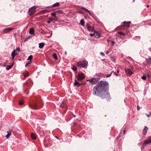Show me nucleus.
Masks as SVG:
<instances>
[{"label":"nucleus","instance_id":"nucleus-33","mask_svg":"<svg viewBox=\"0 0 151 151\" xmlns=\"http://www.w3.org/2000/svg\"><path fill=\"white\" fill-rule=\"evenodd\" d=\"M147 145L146 144H144V142L143 145L141 147V148L142 149H144L145 148V147L146 146H147Z\"/></svg>","mask_w":151,"mask_h":151},{"label":"nucleus","instance_id":"nucleus-55","mask_svg":"<svg viewBox=\"0 0 151 151\" xmlns=\"http://www.w3.org/2000/svg\"><path fill=\"white\" fill-rule=\"evenodd\" d=\"M134 1H135V0H134L133 1V2H134Z\"/></svg>","mask_w":151,"mask_h":151},{"label":"nucleus","instance_id":"nucleus-50","mask_svg":"<svg viewBox=\"0 0 151 151\" xmlns=\"http://www.w3.org/2000/svg\"><path fill=\"white\" fill-rule=\"evenodd\" d=\"M117 72L118 73H119V70H117Z\"/></svg>","mask_w":151,"mask_h":151},{"label":"nucleus","instance_id":"nucleus-45","mask_svg":"<svg viewBox=\"0 0 151 151\" xmlns=\"http://www.w3.org/2000/svg\"><path fill=\"white\" fill-rule=\"evenodd\" d=\"M28 37L29 38H30V37H32V36H29Z\"/></svg>","mask_w":151,"mask_h":151},{"label":"nucleus","instance_id":"nucleus-13","mask_svg":"<svg viewBox=\"0 0 151 151\" xmlns=\"http://www.w3.org/2000/svg\"><path fill=\"white\" fill-rule=\"evenodd\" d=\"M148 129V128L146 126L145 127L143 131V133L144 135H145L146 134Z\"/></svg>","mask_w":151,"mask_h":151},{"label":"nucleus","instance_id":"nucleus-14","mask_svg":"<svg viewBox=\"0 0 151 151\" xmlns=\"http://www.w3.org/2000/svg\"><path fill=\"white\" fill-rule=\"evenodd\" d=\"M81 84H82L79 83V82L77 80H75L74 83V84L75 86H79Z\"/></svg>","mask_w":151,"mask_h":151},{"label":"nucleus","instance_id":"nucleus-48","mask_svg":"<svg viewBox=\"0 0 151 151\" xmlns=\"http://www.w3.org/2000/svg\"><path fill=\"white\" fill-rule=\"evenodd\" d=\"M108 53H109V51H107L106 52V53L107 54H108Z\"/></svg>","mask_w":151,"mask_h":151},{"label":"nucleus","instance_id":"nucleus-8","mask_svg":"<svg viewBox=\"0 0 151 151\" xmlns=\"http://www.w3.org/2000/svg\"><path fill=\"white\" fill-rule=\"evenodd\" d=\"M29 106L30 108L32 109H37V104L35 103L30 104L29 105Z\"/></svg>","mask_w":151,"mask_h":151},{"label":"nucleus","instance_id":"nucleus-15","mask_svg":"<svg viewBox=\"0 0 151 151\" xmlns=\"http://www.w3.org/2000/svg\"><path fill=\"white\" fill-rule=\"evenodd\" d=\"M45 43L43 42L39 44V48H42L45 45Z\"/></svg>","mask_w":151,"mask_h":151},{"label":"nucleus","instance_id":"nucleus-7","mask_svg":"<svg viewBox=\"0 0 151 151\" xmlns=\"http://www.w3.org/2000/svg\"><path fill=\"white\" fill-rule=\"evenodd\" d=\"M126 73L129 76H130L133 74L131 70L130 69H127L125 70Z\"/></svg>","mask_w":151,"mask_h":151},{"label":"nucleus","instance_id":"nucleus-1","mask_svg":"<svg viewBox=\"0 0 151 151\" xmlns=\"http://www.w3.org/2000/svg\"><path fill=\"white\" fill-rule=\"evenodd\" d=\"M109 83L107 82L101 81L98 85L94 86L93 93L94 95L99 96L102 99H105L109 96L108 91Z\"/></svg>","mask_w":151,"mask_h":151},{"label":"nucleus","instance_id":"nucleus-25","mask_svg":"<svg viewBox=\"0 0 151 151\" xmlns=\"http://www.w3.org/2000/svg\"><path fill=\"white\" fill-rule=\"evenodd\" d=\"M84 21L83 19H82L81 20L80 24L82 26H84Z\"/></svg>","mask_w":151,"mask_h":151},{"label":"nucleus","instance_id":"nucleus-2","mask_svg":"<svg viewBox=\"0 0 151 151\" xmlns=\"http://www.w3.org/2000/svg\"><path fill=\"white\" fill-rule=\"evenodd\" d=\"M88 63L87 61H83L78 62L77 66L78 67H82L86 68L87 67Z\"/></svg>","mask_w":151,"mask_h":151},{"label":"nucleus","instance_id":"nucleus-11","mask_svg":"<svg viewBox=\"0 0 151 151\" xmlns=\"http://www.w3.org/2000/svg\"><path fill=\"white\" fill-rule=\"evenodd\" d=\"M16 54V50H14L12 52L11 55L12 59L13 60Z\"/></svg>","mask_w":151,"mask_h":151},{"label":"nucleus","instance_id":"nucleus-16","mask_svg":"<svg viewBox=\"0 0 151 151\" xmlns=\"http://www.w3.org/2000/svg\"><path fill=\"white\" fill-rule=\"evenodd\" d=\"M35 30L33 28H30L29 31V32L31 34H33L34 33Z\"/></svg>","mask_w":151,"mask_h":151},{"label":"nucleus","instance_id":"nucleus-3","mask_svg":"<svg viewBox=\"0 0 151 151\" xmlns=\"http://www.w3.org/2000/svg\"><path fill=\"white\" fill-rule=\"evenodd\" d=\"M99 80L98 78H90L89 80H87V81H89L92 85H94L97 84L99 81Z\"/></svg>","mask_w":151,"mask_h":151},{"label":"nucleus","instance_id":"nucleus-53","mask_svg":"<svg viewBox=\"0 0 151 151\" xmlns=\"http://www.w3.org/2000/svg\"><path fill=\"white\" fill-rule=\"evenodd\" d=\"M65 54H67V53H66V52H65Z\"/></svg>","mask_w":151,"mask_h":151},{"label":"nucleus","instance_id":"nucleus-10","mask_svg":"<svg viewBox=\"0 0 151 151\" xmlns=\"http://www.w3.org/2000/svg\"><path fill=\"white\" fill-rule=\"evenodd\" d=\"M87 29L89 31H92V32H94L95 30V29L94 28L92 27L91 26H88V24H87Z\"/></svg>","mask_w":151,"mask_h":151},{"label":"nucleus","instance_id":"nucleus-36","mask_svg":"<svg viewBox=\"0 0 151 151\" xmlns=\"http://www.w3.org/2000/svg\"><path fill=\"white\" fill-rule=\"evenodd\" d=\"M94 32L93 34H90V35L91 37H93L95 35V34H96V33H94V31L93 32Z\"/></svg>","mask_w":151,"mask_h":151},{"label":"nucleus","instance_id":"nucleus-40","mask_svg":"<svg viewBox=\"0 0 151 151\" xmlns=\"http://www.w3.org/2000/svg\"><path fill=\"white\" fill-rule=\"evenodd\" d=\"M100 54L101 55H102L103 56H104V53H103V52H101L100 53Z\"/></svg>","mask_w":151,"mask_h":151},{"label":"nucleus","instance_id":"nucleus-49","mask_svg":"<svg viewBox=\"0 0 151 151\" xmlns=\"http://www.w3.org/2000/svg\"><path fill=\"white\" fill-rule=\"evenodd\" d=\"M73 115L74 117H76V116L75 115Z\"/></svg>","mask_w":151,"mask_h":151},{"label":"nucleus","instance_id":"nucleus-44","mask_svg":"<svg viewBox=\"0 0 151 151\" xmlns=\"http://www.w3.org/2000/svg\"><path fill=\"white\" fill-rule=\"evenodd\" d=\"M112 45H114V44H115V42H112Z\"/></svg>","mask_w":151,"mask_h":151},{"label":"nucleus","instance_id":"nucleus-18","mask_svg":"<svg viewBox=\"0 0 151 151\" xmlns=\"http://www.w3.org/2000/svg\"><path fill=\"white\" fill-rule=\"evenodd\" d=\"M112 73H113L114 75H115L116 76H118V75H117L114 72V71H112L110 74L106 76V77H110L111 76V75L112 74Z\"/></svg>","mask_w":151,"mask_h":151},{"label":"nucleus","instance_id":"nucleus-27","mask_svg":"<svg viewBox=\"0 0 151 151\" xmlns=\"http://www.w3.org/2000/svg\"><path fill=\"white\" fill-rule=\"evenodd\" d=\"M118 33L121 35L124 36L125 35V34L122 32H118Z\"/></svg>","mask_w":151,"mask_h":151},{"label":"nucleus","instance_id":"nucleus-6","mask_svg":"<svg viewBox=\"0 0 151 151\" xmlns=\"http://www.w3.org/2000/svg\"><path fill=\"white\" fill-rule=\"evenodd\" d=\"M144 142V144H146L147 145L150 143H151V136L145 140Z\"/></svg>","mask_w":151,"mask_h":151},{"label":"nucleus","instance_id":"nucleus-22","mask_svg":"<svg viewBox=\"0 0 151 151\" xmlns=\"http://www.w3.org/2000/svg\"><path fill=\"white\" fill-rule=\"evenodd\" d=\"M94 31V33H96V34H95V37H98L100 35V34L99 33H98V32H96L95 30Z\"/></svg>","mask_w":151,"mask_h":151},{"label":"nucleus","instance_id":"nucleus-28","mask_svg":"<svg viewBox=\"0 0 151 151\" xmlns=\"http://www.w3.org/2000/svg\"><path fill=\"white\" fill-rule=\"evenodd\" d=\"M29 76V73L27 71H26L24 75V76L25 77H27Z\"/></svg>","mask_w":151,"mask_h":151},{"label":"nucleus","instance_id":"nucleus-51","mask_svg":"<svg viewBox=\"0 0 151 151\" xmlns=\"http://www.w3.org/2000/svg\"><path fill=\"white\" fill-rule=\"evenodd\" d=\"M149 49L150 50V51H151V48H149Z\"/></svg>","mask_w":151,"mask_h":151},{"label":"nucleus","instance_id":"nucleus-54","mask_svg":"<svg viewBox=\"0 0 151 151\" xmlns=\"http://www.w3.org/2000/svg\"><path fill=\"white\" fill-rule=\"evenodd\" d=\"M150 115H151V112L150 113Z\"/></svg>","mask_w":151,"mask_h":151},{"label":"nucleus","instance_id":"nucleus-19","mask_svg":"<svg viewBox=\"0 0 151 151\" xmlns=\"http://www.w3.org/2000/svg\"><path fill=\"white\" fill-rule=\"evenodd\" d=\"M81 9H83V10H85V11H87V12H88L89 13V14H90V15H91V12H90V11L89 10H88V9H86V8H84V7H81Z\"/></svg>","mask_w":151,"mask_h":151},{"label":"nucleus","instance_id":"nucleus-34","mask_svg":"<svg viewBox=\"0 0 151 151\" xmlns=\"http://www.w3.org/2000/svg\"><path fill=\"white\" fill-rule=\"evenodd\" d=\"M51 15L55 17H56V14L55 13V12H54L53 13H52L51 14Z\"/></svg>","mask_w":151,"mask_h":151},{"label":"nucleus","instance_id":"nucleus-42","mask_svg":"<svg viewBox=\"0 0 151 151\" xmlns=\"http://www.w3.org/2000/svg\"><path fill=\"white\" fill-rule=\"evenodd\" d=\"M137 109L138 110H139L140 109L139 107V106H137Z\"/></svg>","mask_w":151,"mask_h":151},{"label":"nucleus","instance_id":"nucleus-17","mask_svg":"<svg viewBox=\"0 0 151 151\" xmlns=\"http://www.w3.org/2000/svg\"><path fill=\"white\" fill-rule=\"evenodd\" d=\"M66 106V104L64 101H63L62 102L61 104L60 105V106L62 107H65Z\"/></svg>","mask_w":151,"mask_h":151},{"label":"nucleus","instance_id":"nucleus-23","mask_svg":"<svg viewBox=\"0 0 151 151\" xmlns=\"http://www.w3.org/2000/svg\"><path fill=\"white\" fill-rule=\"evenodd\" d=\"M52 57L54 59H55L56 60L57 59V56L56 54H53L52 55Z\"/></svg>","mask_w":151,"mask_h":151},{"label":"nucleus","instance_id":"nucleus-52","mask_svg":"<svg viewBox=\"0 0 151 151\" xmlns=\"http://www.w3.org/2000/svg\"><path fill=\"white\" fill-rule=\"evenodd\" d=\"M147 7H148L149 6L148 5L147 6Z\"/></svg>","mask_w":151,"mask_h":151},{"label":"nucleus","instance_id":"nucleus-32","mask_svg":"<svg viewBox=\"0 0 151 151\" xmlns=\"http://www.w3.org/2000/svg\"><path fill=\"white\" fill-rule=\"evenodd\" d=\"M11 135V133H8L7 135L6 136V137L7 138H8Z\"/></svg>","mask_w":151,"mask_h":151},{"label":"nucleus","instance_id":"nucleus-29","mask_svg":"<svg viewBox=\"0 0 151 151\" xmlns=\"http://www.w3.org/2000/svg\"><path fill=\"white\" fill-rule=\"evenodd\" d=\"M146 60L149 62V63L151 64V57L147 59H146Z\"/></svg>","mask_w":151,"mask_h":151},{"label":"nucleus","instance_id":"nucleus-26","mask_svg":"<svg viewBox=\"0 0 151 151\" xmlns=\"http://www.w3.org/2000/svg\"><path fill=\"white\" fill-rule=\"evenodd\" d=\"M59 5V2H57L54 4L53 6V7L58 6Z\"/></svg>","mask_w":151,"mask_h":151},{"label":"nucleus","instance_id":"nucleus-35","mask_svg":"<svg viewBox=\"0 0 151 151\" xmlns=\"http://www.w3.org/2000/svg\"><path fill=\"white\" fill-rule=\"evenodd\" d=\"M24 101L23 100H21L19 102V104L21 105H22L23 104H24Z\"/></svg>","mask_w":151,"mask_h":151},{"label":"nucleus","instance_id":"nucleus-21","mask_svg":"<svg viewBox=\"0 0 151 151\" xmlns=\"http://www.w3.org/2000/svg\"><path fill=\"white\" fill-rule=\"evenodd\" d=\"M13 66V64L11 65H9L6 68V69L7 70H9L11 68H12Z\"/></svg>","mask_w":151,"mask_h":151},{"label":"nucleus","instance_id":"nucleus-43","mask_svg":"<svg viewBox=\"0 0 151 151\" xmlns=\"http://www.w3.org/2000/svg\"><path fill=\"white\" fill-rule=\"evenodd\" d=\"M147 76L148 78H149L150 77V76L149 74H147Z\"/></svg>","mask_w":151,"mask_h":151},{"label":"nucleus","instance_id":"nucleus-12","mask_svg":"<svg viewBox=\"0 0 151 151\" xmlns=\"http://www.w3.org/2000/svg\"><path fill=\"white\" fill-rule=\"evenodd\" d=\"M12 29V28H7L6 29H5L4 30V32L5 33H6L8 32H9Z\"/></svg>","mask_w":151,"mask_h":151},{"label":"nucleus","instance_id":"nucleus-47","mask_svg":"<svg viewBox=\"0 0 151 151\" xmlns=\"http://www.w3.org/2000/svg\"><path fill=\"white\" fill-rule=\"evenodd\" d=\"M123 132H124V134H125V130H124V131Z\"/></svg>","mask_w":151,"mask_h":151},{"label":"nucleus","instance_id":"nucleus-9","mask_svg":"<svg viewBox=\"0 0 151 151\" xmlns=\"http://www.w3.org/2000/svg\"><path fill=\"white\" fill-rule=\"evenodd\" d=\"M124 25L123 26H125L127 27H129L130 26V24L131 23V21L126 22L124 21L123 22Z\"/></svg>","mask_w":151,"mask_h":151},{"label":"nucleus","instance_id":"nucleus-46","mask_svg":"<svg viewBox=\"0 0 151 151\" xmlns=\"http://www.w3.org/2000/svg\"><path fill=\"white\" fill-rule=\"evenodd\" d=\"M151 115H150H150H147V116L148 117H149Z\"/></svg>","mask_w":151,"mask_h":151},{"label":"nucleus","instance_id":"nucleus-24","mask_svg":"<svg viewBox=\"0 0 151 151\" xmlns=\"http://www.w3.org/2000/svg\"><path fill=\"white\" fill-rule=\"evenodd\" d=\"M54 20V19H53L52 18H50L49 19V20L47 21V23H50V22Z\"/></svg>","mask_w":151,"mask_h":151},{"label":"nucleus","instance_id":"nucleus-30","mask_svg":"<svg viewBox=\"0 0 151 151\" xmlns=\"http://www.w3.org/2000/svg\"><path fill=\"white\" fill-rule=\"evenodd\" d=\"M33 58V56L32 55H30L29 56L27 60H30V61L31 60V61H32V60Z\"/></svg>","mask_w":151,"mask_h":151},{"label":"nucleus","instance_id":"nucleus-38","mask_svg":"<svg viewBox=\"0 0 151 151\" xmlns=\"http://www.w3.org/2000/svg\"><path fill=\"white\" fill-rule=\"evenodd\" d=\"M31 62V60H30L29 63H26V64L25 65V67L27 66V65L29 64Z\"/></svg>","mask_w":151,"mask_h":151},{"label":"nucleus","instance_id":"nucleus-20","mask_svg":"<svg viewBox=\"0 0 151 151\" xmlns=\"http://www.w3.org/2000/svg\"><path fill=\"white\" fill-rule=\"evenodd\" d=\"M31 136L32 138L34 139H36V136L35 134L34 133H31Z\"/></svg>","mask_w":151,"mask_h":151},{"label":"nucleus","instance_id":"nucleus-4","mask_svg":"<svg viewBox=\"0 0 151 151\" xmlns=\"http://www.w3.org/2000/svg\"><path fill=\"white\" fill-rule=\"evenodd\" d=\"M37 8L36 6H33L29 10V14L30 16L32 15L36 12V9Z\"/></svg>","mask_w":151,"mask_h":151},{"label":"nucleus","instance_id":"nucleus-39","mask_svg":"<svg viewBox=\"0 0 151 151\" xmlns=\"http://www.w3.org/2000/svg\"><path fill=\"white\" fill-rule=\"evenodd\" d=\"M15 50H16V52L17 51H18L19 52H20V49L19 48H17Z\"/></svg>","mask_w":151,"mask_h":151},{"label":"nucleus","instance_id":"nucleus-31","mask_svg":"<svg viewBox=\"0 0 151 151\" xmlns=\"http://www.w3.org/2000/svg\"><path fill=\"white\" fill-rule=\"evenodd\" d=\"M72 69L74 71H75L77 69V68L76 67L73 65L72 67Z\"/></svg>","mask_w":151,"mask_h":151},{"label":"nucleus","instance_id":"nucleus-5","mask_svg":"<svg viewBox=\"0 0 151 151\" xmlns=\"http://www.w3.org/2000/svg\"><path fill=\"white\" fill-rule=\"evenodd\" d=\"M85 77V75L83 73H80L78 75V80H81Z\"/></svg>","mask_w":151,"mask_h":151},{"label":"nucleus","instance_id":"nucleus-41","mask_svg":"<svg viewBox=\"0 0 151 151\" xmlns=\"http://www.w3.org/2000/svg\"><path fill=\"white\" fill-rule=\"evenodd\" d=\"M136 37L137 38L139 39H140V36H136Z\"/></svg>","mask_w":151,"mask_h":151},{"label":"nucleus","instance_id":"nucleus-37","mask_svg":"<svg viewBox=\"0 0 151 151\" xmlns=\"http://www.w3.org/2000/svg\"><path fill=\"white\" fill-rule=\"evenodd\" d=\"M146 76L145 75H144L142 77V79L144 80H145L146 79Z\"/></svg>","mask_w":151,"mask_h":151}]
</instances>
